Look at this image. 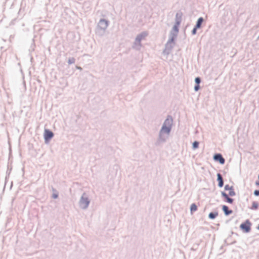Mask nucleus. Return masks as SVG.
Returning <instances> with one entry per match:
<instances>
[{"mask_svg": "<svg viewBox=\"0 0 259 259\" xmlns=\"http://www.w3.org/2000/svg\"><path fill=\"white\" fill-rule=\"evenodd\" d=\"M109 25V21L101 19L98 23L96 33L99 35H103Z\"/></svg>", "mask_w": 259, "mask_h": 259, "instance_id": "obj_1", "label": "nucleus"}, {"mask_svg": "<svg viewBox=\"0 0 259 259\" xmlns=\"http://www.w3.org/2000/svg\"><path fill=\"white\" fill-rule=\"evenodd\" d=\"M90 203V200L87 194L85 193H83L79 201L80 207L83 209H86L89 207Z\"/></svg>", "mask_w": 259, "mask_h": 259, "instance_id": "obj_2", "label": "nucleus"}, {"mask_svg": "<svg viewBox=\"0 0 259 259\" xmlns=\"http://www.w3.org/2000/svg\"><path fill=\"white\" fill-rule=\"evenodd\" d=\"M252 223L248 220H246L240 225V229L243 233H248L250 232L251 229Z\"/></svg>", "mask_w": 259, "mask_h": 259, "instance_id": "obj_3", "label": "nucleus"}, {"mask_svg": "<svg viewBox=\"0 0 259 259\" xmlns=\"http://www.w3.org/2000/svg\"><path fill=\"white\" fill-rule=\"evenodd\" d=\"M54 134L53 132L49 129H45L44 133V138L46 144L50 142L51 140L53 138Z\"/></svg>", "mask_w": 259, "mask_h": 259, "instance_id": "obj_4", "label": "nucleus"}, {"mask_svg": "<svg viewBox=\"0 0 259 259\" xmlns=\"http://www.w3.org/2000/svg\"><path fill=\"white\" fill-rule=\"evenodd\" d=\"M164 134H165L163 133H161V132L159 131L158 139L156 142L155 143V145L156 146H159L162 143H163L166 141V138L168 137V136H165Z\"/></svg>", "mask_w": 259, "mask_h": 259, "instance_id": "obj_5", "label": "nucleus"}, {"mask_svg": "<svg viewBox=\"0 0 259 259\" xmlns=\"http://www.w3.org/2000/svg\"><path fill=\"white\" fill-rule=\"evenodd\" d=\"M171 50H163L161 59L164 61H171L172 59V55L171 54Z\"/></svg>", "mask_w": 259, "mask_h": 259, "instance_id": "obj_6", "label": "nucleus"}, {"mask_svg": "<svg viewBox=\"0 0 259 259\" xmlns=\"http://www.w3.org/2000/svg\"><path fill=\"white\" fill-rule=\"evenodd\" d=\"M177 34L170 33V37L165 45V49H172L175 47V39Z\"/></svg>", "mask_w": 259, "mask_h": 259, "instance_id": "obj_7", "label": "nucleus"}, {"mask_svg": "<svg viewBox=\"0 0 259 259\" xmlns=\"http://www.w3.org/2000/svg\"><path fill=\"white\" fill-rule=\"evenodd\" d=\"M213 159L214 161L219 162L221 164H224L225 163V159L221 153H216L214 154Z\"/></svg>", "mask_w": 259, "mask_h": 259, "instance_id": "obj_8", "label": "nucleus"}, {"mask_svg": "<svg viewBox=\"0 0 259 259\" xmlns=\"http://www.w3.org/2000/svg\"><path fill=\"white\" fill-rule=\"evenodd\" d=\"M173 124V118L171 115H167L166 118L165 119L163 125H165L166 126H168L172 128Z\"/></svg>", "mask_w": 259, "mask_h": 259, "instance_id": "obj_9", "label": "nucleus"}, {"mask_svg": "<svg viewBox=\"0 0 259 259\" xmlns=\"http://www.w3.org/2000/svg\"><path fill=\"white\" fill-rule=\"evenodd\" d=\"M221 196L224 198V201L225 202L230 204H232L234 202V199L230 197V196H229L225 192L222 191Z\"/></svg>", "mask_w": 259, "mask_h": 259, "instance_id": "obj_10", "label": "nucleus"}, {"mask_svg": "<svg viewBox=\"0 0 259 259\" xmlns=\"http://www.w3.org/2000/svg\"><path fill=\"white\" fill-rule=\"evenodd\" d=\"M148 35V33L146 31L142 32V33L139 34L136 37L135 39V44H140L141 41L146 37Z\"/></svg>", "mask_w": 259, "mask_h": 259, "instance_id": "obj_11", "label": "nucleus"}, {"mask_svg": "<svg viewBox=\"0 0 259 259\" xmlns=\"http://www.w3.org/2000/svg\"><path fill=\"white\" fill-rule=\"evenodd\" d=\"M201 82V77H200L199 76L195 77V84L194 87V90L195 92H198L200 90V84Z\"/></svg>", "mask_w": 259, "mask_h": 259, "instance_id": "obj_12", "label": "nucleus"}, {"mask_svg": "<svg viewBox=\"0 0 259 259\" xmlns=\"http://www.w3.org/2000/svg\"><path fill=\"white\" fill-rule=\"evenodd\" d=\"M217 181L218 182V186L219 188H222L224 186V179L222 175L220 173H218L217 175Z\"/></svg>", "mask_w": 259, "mask_h": 259, "instance_id": "obj_13", "label": "nucleus"}, {"mask_svg": "<svg viewBox=\"0 0 259 259\" xmlns=\"http://www.w3.org/2000/svg\"><path fill=\"white\" fill-rule=\"evenodd\" d=\"M171 131V128L166 126L165 125H163L161 126V129L160 130V132L161 133H165L166 135L169 136Z\"/></svg>", "mask_w": 259, "mask_h": 259, "instance_id": "obj_14", "label": "nucleus"}, {"mask_svg": "<svg viewBox=\"0 0 259 259\" xmlns=\"http://www.w3.org/2000/svg\"><path fill=\"white\" fill-rule=\"evenodd\" d=\"M222 210L226 216H228L233 213V210L230 209L229 207L226 205H222Z\"/></svg>", "mask_w": 259, "mask_h": 259, "instance_id": "obj_15", "label": "nucleus"}, {"mask_svg": "<svg viewBox=\"0 0 259 259\" xmlns=\"http://www.w3.org/2000/svg\"><path fill=\"white\" fill-rule=\"evenodd\" d=\"M183 13L181 12H179L177 13L176 15L175 18V23H177V25H180L182 21Z\"/></svg>", "mask_w": 259, "mask_h": 259, "instance_id": "obj_16", "label": "nucleus"}, {"mask_svg": "<svg viewBox=\"0 0 259 259\" xmlns=\"http://www.w3.org/2000/svg\"><path fill=\"white\" fill-rule=\"evenodd\" d=\"M219 215L218 211H211L208 214V218L210 220L215 219Z\"/></svg>", "mask_w": 259, "mask_h": 259, "instance_id": "obj_17", "label": "nucleus"}, {"mask_svg": "<svg viewBox=\"0 0 259 259\" xmlns=\"http://www.w3.org/2000/svg\"><path fill=\"white\" fill-rule=\"evenodd\" d=\"M204 21V19L202 17H200L198 19V20L196 21V23L195 25V26L197 28H200L202 26V24Z\"/></svg>", "mask_w": 259, "mask_h": 259, "instance_id": "obj_18", "label": "nucleus"}, {"mask_svg": "<svg viewBox=\"0 0 259 259\" xmlns=\"http://www.w3.org/2000/svg\"><path fill=\"white\" fill-rule=\"evenodd\" d=\"M197 208L198 207L197 205L195 203H192L190 208L191 213L192 214L194 212L196 211L197 210Z\"/></svg>", "mask_w": 259, "mask_h": 259, "instance_id": "obj_19", "label": "nucleus"}, {"mask_svg": "<svg viewBox=\"0 0 259 259\" xmlns=\"http://www.w3.org/2000/svg\"><path fill=\"white\" fill-rule=\"evenodd\" d=\"M259 203L257 201H253L250 209L252 210H256L258 208Z\"/></svg>", "mask_w": 259, "mask_h": 259, "instance_id": "obj_20", "label": "nucleus"}, {"mask_svg": "<svg viewBox=\"0 0 259 259\" xmlns=\"http://www.w3.org/2000/svg\"><path fill=\"white\" fill-rule=\"evenodd\" d=\"M199 145V142L198 141H195L192 143V148L193 150H196L198 148Z\"/></svg>", "mask_w": 259, "mask_h": 259, "instance_id": "obj_21", "label": "nucleus"}, {"mask_svg": "<svg viewBox=\"0 0 259 259\" xmlns=\"http://www.w3.org/2000/svg\"><path fill=\"white\" fill-rule=\"evenodd\" d=\"M229 191V194H228L229 196H231V197L235 196L236 193L234 190V188L233 186H231V188H230V189Z\"/></svg>", "mask_w": 259, "mask_h": 259, "instance_id": "obj_22", "label": "nucleus"}, {"mask_svg": "<svg viewBox=\"0 0 259 259\" xmlns=\"http://www.w3.org/2000/svg\"><path fill=\"white\" fill-rule=\"evenodd\" d=\"M75 62V59L73 57H70L68 60V63L69 64H74Z\"/></svg>", "mask_w": 259, "mask_h": 259, "instance_id": "obj_23", "label": "nucleus"}, {"mask_svg": "<svg viewBox=\"0 0 259 259\" xmlns=\"http://www.w3.org/2000/svg\"><path fill=\"white\" fill-rule=\"evenodd\" d=\"M180 25H177V23H175L174 26L172 27V30L175 31L177 33L179 32V26Z\"/></svg>", "mask_w": 259, "mask_h": 259, "instance_id": "obj_24", "label": "nucleus"}, {"mask_svg": "<svg viewBox=\"0 0 259 259\" xmlns=\"http://www.w3.org/2000/svg\"><path fill=\"white\" fill-rule=\"evenodd\" d=\"M74 72V70L73 69H70L68 71V72L66 73V74L68 75H71L72 74H73Z\"/></svg>", "mask_w": 259, "mask_h": 259, "instance_id": "obj_25", "label": "nucleus"}, {"mask_svg": "<svg viewBox=\"0 0 259 259\" xmlns=\"http://www.w3.org/2000/svg\"><path fill=\"white\" fill-rule=\"evenodd\" d=\"M197 29L198 28L194 26V27L193 28L191 31V33L192 35H195L196 34Z\"/></svg>", "mask_w": 259, "mask_h": 259, "instance_id": "obj_26", "label": "nucleus"}, {"mask_svg": "<svg viewBox=\"0 0 259 259\" xmlns=\"http://www.w3.org/2000/svg\"><path fill=\"white\" fill-rule=\"evenodd\" d=\"M58 196H59V194H58V192H56V193H54L53 194H52V198H54V199H57L58 198Z\"/></svg>", "mask_w": 259, "mask_h": 259, "instance_id": "obj_27", "label": "nucleus"}, {"mask_svg": "<svg viewBox=\"0 0 259 259\" xmlns=\"http://www.w3.org/2000/svg\"><path fill=\"white\" fill-rule=\"evenodd\" d=\"M253 194L255 196H259V189L255 190L253 192Z\"/></svg>", "mask_w": 259, "mask_h": 259, "instance_id": "obj_28", "label": "nucleus"}, {"mask_svg": "<svg viewBox=\"0 0 259 259\" xmlns=\"http://www.w3.org/2000/svg\"><path fill=\"white\" fill-rule=\"evenodd\" d=\"M231 186H230L229 185H226L224 187V189L225 191H228L230 189Z\"/></svg>", "mask_w": 259, "mask_h": 259, "instance_id": "obj_29", "label": "nucleus"}, {"mask_svg": "<svg viewBox=\"0 0 259 259\" xmlns=\"http://www.w3.org/2000/svg\"><path fill=\"white\" fill-rule=\"evenodd\" d=\"M75 68L79 70H82V68L81 67H80V66H76Z\"/></svg>", "mask_w": 259, "mask_h": 259, "instance_id": "obj_30", "label": "nucleus"}, {"mask_svg": "<svg viewBox=\"0 0 259 259\" xmlns=\"http://www.w3.org/2000/svg\"><path fill=\"white\" fill-rule=\"evenodd\" d=\"M256 229L259 230V224L258 225V226H257L256 227Z\"/></svg>", "mask_w": 259, "mask_h": 259, "instance_id": "obj_31", "label": "nucleus"}, {"mask_svg": "<svg viewBox=\"0 0 259 259\" xmlns=\"http://www.w3.org/2000/svg\"><path fill=\"white\" fill-rule=\"evenodd\" d=\"M231 233H232V234H235L237 235V233H234L233 231H232Z\"/></svg>", "mask_w": 259, "mask_h": 259, "instance_id": "obj_32", "label": "nucleus"}, {"mask_svg": "<svg viewBox=\"0 0 259 259\" xmlns=\"http://www.w3.org/2000/svg\"><path fill=\"white\" fill-rule=\"evenodd\" d=\"M53 191H56L55 189H54V188H53Z\"/></svg>", "mask_w": 259, "mask_h": 259, "instance_id": "obj_33", "label": "nucleus"}]
</instances>
